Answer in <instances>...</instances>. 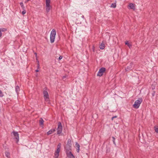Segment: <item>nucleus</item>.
Instances as JSON below:
<instances>
[{
  "instance_id": "obj_1",
  "label": "nucleus",
  "mask_w": 158,
  "mask_h": 158,
  "mask_svg": "<svg viewBox=\"0 0 158 158\" xmlns=\"http://www.w3.org/2000/svg\"><path fill=\"white\" fill-rule=\"evenodd\" d=\"M56 35V30L53 29L52 30L50 35V42L51 43H52L54 42Z\"/></svg>"
},
{
  "instance_id": "obj_2",
  "label": "nucleus",
  "mask_w": 158,
  "mask_h": 158,
  "mask_svg": "<svg viewBox=\"0 0 158 158\" xmlns=\"http://www.w3.org/2000/svg\"><path fill=\"white\" fill-rule=\"evenodd\" d=\"M142 102V99L141 98H139L135 102L134 104L133 105V107L136 109L138 108Z\"/></svg>"
},
{
  "instance_id": "obj_3",
  "label": "nucleus",
  "mask_w": 158,
  "mask_h": 158,
  "mask_svg": "<svg viewBox=\"0 0 158 158\" xmlns=\"http://www.w3.org/2000/svg\"><path fill=\"white\" fill-rule=\"evenodd\" d=\"M63 127L61 123L59 122L58 124V127L57 129V133L58 135H62V134H61L62 131Z\"/></svg>"
},
{
  "instance_id": "obj_4",
  "label": "nucleus",
  "mask_w": 158,
  "mask_h": 158,
  "mask_svg": "<svg viewBox=\"0 0 158 158\" xmlns=\"http://www.w3.org/2000/svg\"><path fill=\"white\" fill-rule=\"evenodd\" d=\"M44 98L45 102L48 103H49L50 100L49 95L46 90H44L43 92Z\"/></svg>"
},
{
  "instance_id": "obj_5",
  "label": "nucleus",
  "mask_w": 158,
  "mask_h": 158,
  "mask_svg": "<svg viewBox=\"0 0 158 158\" xmlns=\"http://www.w3.org/2000/svg\"><path fill=\"white\" fill-rule=\"evenodd\" d=\"M61 147L60 143H59L57 146V148L55 153L54 155L56 157H58L59 156V153L60 151V148Z\"/></svg>"
},
{
  "instance_id": "obj_6",
  "label": "nucleus",
  "mask_w": 158,
  "mask_h": 158,
  "mask_svg": "<svg viewBox=\"0 0 158 158\" xmlns=\"http://www.w3.org/2000/svg\"><path fill=\"white\" fill-rule=\"evenodd\" d=\"M106 69L104 68H102L99 70L97 74V76L101 77L102 76L104 73Z\"/></svg>"
},
{
  "instance_id": "obj_7",
  "label": "nucleus",
  "mask_w": 158,
  "mask_h": 158,
  "mask_svg": "<svg viewBox=\"0 0 158 158\" xmlns=\"http://www.w3.org/2000/svg\"><path fill=\"white\" fill-rule=\"evenodd\" d=\"M13 135L15 137V140L16 141L17 143H18L19 140V135L17 132H13Z\"/></svg>"
},
{
  "instance_id": "obj_8",
  "label": "nucleus",
  "mask_w": 158,
  "mask_h": 158,
  "mask_svg": "<svg viewBox=\"0 0 158 158\" xmlns=\"http://www.w3.org/2000/svg\"><path fill=\"white\" fill-rule=\"evenodd\" d=\"M67 156L70 158H75L73 155L71 153V152L68 151L66 152Z\"/></svg>"
},
{
  "instance_id": "obj_9",
  "label": "nucleus",
  "mask_w": 158,
  "mask_h": 158,
  "mask_svg": "<svg viewBox=\"0 0 158 158\" xmlns=\"http://www.w3.org/2000/svg\"><path fill=\"white\" fill-rule=\"evenodd\" d=\"M71 144H69L68 143H67L65 146V148L67 150V151H68L70 150L71 148Z\"/></svg>"
},
{
  "instance_id": "obj_10",
  "label": "nucleus",
  "mask_w": 158,
  "mask_h": 158,
  "mask_svg": "<svg viewBox=\"0 0 158 158\" xmlns=\"http://www.w3.org/2000/svg\"><path fill=\"white\" fill-rule=\"evenodd\" d=\"M128 8L129 9H134L135 8V5L132 3H130L128 6Z\"/></svg>"
},
{
  "instance_id": "obj_11",
  "label": "nucleus",
  "mask_w": 158,
  "mask_h": 158,
  "mask_svg": "<svg viewBox=\"0 0 158 158\" xmlns=\"http://www.w3.org/2000/svg\"><path fill=\"white\" fill-rule=\"evenodd\" d=\"M55 131L56 130L55 129H51L48 131L47 134L48 135H50L54 133Z\"/></svg>"
},
{
  "instance_id": "obj_12",
  "label": "nucleus",
  "mask_w": 158,
  "mask_h": 158,
  "mask_svg": "<svg viewBox=\"0 0 158 158\" xmlns=\"http://www.w3.org/2000/svg\"><path fill=\"white\" fill-rule=\"evenodd\" d=\"M45 3V6H51L50 4L51 3L50 0H46Z\"/></svg>"
},
{
  "instance_id": "obj_13",
  "label": "nucleus",
  "mask_w": 158,
  "mask_h": 158,
  "mask_svg": "<svg viewBox=\"0 0 158 158\" xmlns=\"http://www.w3.org/2000/svg\"><path fill=\"white\" fill-rule=\"evenodd\" d=\"M75 146L76 147L77 149V152H79L80 151V145L79 144L77 143H76L75 144Z\"/></svg>"
},
{
  "instance_id": "obj_14",
  "label": "nucleus",
  "mask_w": 158,
  "mask_h": 158,
  "mask_svg": "<svg viewBox=\"0 0 158 158\" xmlns=\"http://www.w3.org/2000/svg\"><path fill=\"white\" fill-rule=\"evenodd\" d=\"M52 6H45V10L46 12H49L50 10L52 9Z\"/></svg>"
},
{
  "instance_id": "obj_15",
  "label": "nucleus",
  "mask_w": 158,
  "mask_h": 158,
  "mask_svg": "<svg viewBox=\"0 0 158 158\" xmlns=\"http://www.w3.org/2000/svg\"><path fill=\"white\" fill-rule=\"evenodd\" d=\"M125 44L126 45H127L128 46L129 48H131L132 45L128 42V41H126L125 42Z\"/></svg>"
},
{
  "instance_id": "obj_16",
  "label": "nucleus",
  "mask_w": 158,
  "mask_h": 158,
  "mask_svg": "<svg viewBox=\"0 0 158 158\" xmlns=\"http://www.w3.org/2000/svg\"><path fill=\"white\" fill-rule=\"evenodd\" d=\"M100 48L101 49H103L105 48L104 44L103 43H102L101 44L100 46Z\"/></svg>"
},
{
  "instance_id": "obj_17",
  "label": "nucleus",
  "mask_w": 158,
  "mask_h": 158,
  "mask_svg": "<svg viewBox=\"0 0 158 158\" xmlns=\"http://www.w3.org/2000/svg\"><path fill=\"white\" fill-rule=\"evenodd\" d=\"M39 122H40V125H43L44 121L43 120L42 118H40V119Z\"/></svg>"
},
{
  "instance_id": "obj_18",
  "label": "nucleus",
  "mask_w": 158,
  "mask_h": 158,
  "mask_svg": "<svg viewBox=\"0 0 158 158\" xmlns=\"http://www.w3.org/2000/svg\"><path fill=\"white\" fill-rule=\"evenodd\" d=\"M5 154L6 156L7 157L9 158L10 156V154L9 152H5Z\"/></svg>"
},
{
  "instance_id": "obj_19",
  "label": "nucleus",
  "mask_w": 158,
  "mask_h": 158,
  "mask_svg": "<svg viewBox=\"0 0 158 158\" xmlns=\"http://www.w3.org/2000/svg\"><path fill=\"white\" fill-rule=\"evenodd\" d=\"M116 7V4L115 3H112L110 6V7L112 8H115Z\"/></svg>"
},
{
  "instance_id": "obj_20",
  "label": "nucleus",
  "mask_w": 158,
  "mask_h": 158,
  "mask_svg": "<svg viewBox=\"0 0 158 158\" xmlns=\"http://www.w3.org/2000/svg\"><path fill=\"white\" fill-rule=\"evenodd\" d=\"M19 87L18 86H17L15 87V91L17 93H18L19 91Z\"/></svg>"
},
{
  "instance_id": "obj_21",
  "label": "nucleus",
  "mask_w": 158,
  "mask_h": 158,
  "mask_svg": "<svg viewBox=\"0 0 158 158\" xmlns=\"http://www.w3.org/2000/svg\"><path fill=\"white\" fill-rule=\"evenodd\" d=\"M155 128V132H156V133H158V126H156L154 127Z\"/></svg>"
},
{
  "instance_id": "obj_22",
  "label": "nucleus",
  "mask_w": 158,
  "mask_h": 158,
  "mask_svg": "<svg viewBox=\"0 0 158 158\" xmlns=\"http://www.w3.org/2000/svg\"><path fill=\"white\" fill-rule=\"evenodd\" d=\"M20 5L21 6V7L22 8L23 10H24V8H25V7L24 6V5H23V3L22 2H20Z\"/></svg>"
},
{
  "instance_id": "obj_23",
  "label": "nucleus",
  "mask_w": 158,
  "mask_h": 158,
  "mask_svg": "<svg viewBox=\"0 0 158 158\" xmlns=\"http://www.w3.org/2000/svg\"><path fill=\"white\" fill-rule=\"evenodd\" d=\"M4 96V94L1 91V90H0V97H2Z\"/></svg>"
},
{
  "instance_id": "obj_24",
  "label": "nucleus",
  "mask_w": 158,
  "mask_h": 158,
  "mask_svg": "<svg viewBox=\"0 0 158 158\" xmlns=\"http://www.w3.org/2000/svg\"><path fill=\"white\" fill-rule=\"evenodd\" d=\"M67 143H68L69 144H71V142L70 139H68Z\"/></svg>"
},
{
  "instance_id": "obj_25",
  "label": "nucleus",
  "mask_w": 158,
  "mask_h": 158,
  "mask_svg": "<svg viewBox=\"0 0 158 158\" xmlns=\"http://www.w3.org/2000/svg\"><path fill=\"white\" fill-rule=\"evenodd\" d=\"M1 31H4L6 30V28H1L0 29Z\"/></svg>"
},
{
  "instance_id": "obj_26",
  "label": "nucleus",
  "mask_w": 158,
  "mask_h": 158,
  "mask_svg": "<svg viewBox=\"0 0 158 158\" xmlns=\"http://www.w3.org/2000/svg\"><path fill=\"white\" fill-rule=\"evenodd\" d=\"M24 10L22 12V14L23 15L25 14L26 13V11L25 10Z\"/></svg>"
},
{
  "instance_id": "obj_27",
  "label": "nucleus",
  "mask_w": 158,
  "mask_h": 158,
  "mask_svg": "<svg viewBox=\"0 0 158 158\" xmlns=\"http://www.w3.org/2000/svg\"><path fill=\"white\" fill-rule=\"evenodd\" d=\"M117 117V116H114L113 117H112L111 118V119L112 120H113V119L114 118H116Z\"/></svg>"
},
{
  "instance_id": "obj_28",
  "label": "nucleus",
  "mask_w": 158,
  "mask_h": 158,
  "mask_svg": "<svg viewBox=\"0 0 158 158\" xmlns=\"http://www.w3.org/2000/svg\"><path fill=\"white\" fill-rule=\"evenodd\" d=\"M62 58V56H60L59 58V60H61Z\"/></svg>"
},
{
  "instance_id": "obj_29",
  "label": "nucleus",
  "mask_w": 158,
  "mask_h": 158,
  "mask_svg": "<svg viewBox=\"0 0 158 158\" xmlns=\"http://www.w3.org/2000/svg\"><path fill=\"white\" fill-rule=\"evenodd\" d=\"M113 142H114V144H115V142H114V140H115V138L114 137H113Z\"/></svg>"
},
{
  "instance_id": "obj_30",
  "label": "nucleus",
  "mask_w": 158,
  "mask_h": 158,
  "mask_svg": "<svg viewBox=\"0 0 158 158\" xmlns=\"http://www.w3.org/2000/svg\"><path fill=\"white\" fill-rule=\"evenodd\" d=\"M66 77H67V76L66 75L64 76H63V78L64 79V78H65Z\"/></svg>"
},
{
  "instance_id": "obj_31",
  "label": "nucleus",
  "mask_w": 158,
  "mask_h": 158,
  "mask_svg": "<svg viewBox=\"0 0 158 158\" xmlns=\"http://www.w3.org/2000/svg\"><path fill=\"white\" fill-rule=\"evenodd\" d=\"M54 158H58V157H56L54 155Z\"/></svg>"
},
{
  "instance_id": "obj_32",
  "label": "nucleus",
  "mask_w": 158,
  "mask_h": 158,
  "mask_svg": "<svg viewBox=\"0 0 158 158\" xmlns=\"http://www.w3.org/2000/svg\"><path fill=\"white\" fill-rule=\"evenodd\" d=\"M39 70L38 69H36V70H35V72H39Z\"/></svg>"
},
{
  "instance_id": "obj_33",
  "label": "nucleus",
  "mask_w": 158,
  "mask_h": 158,
  "mask_svg": "<svg viewBox=\"0 0 158 158\" xmlns=\"http://www.w3.org/2000/svg\"><path fill=\"white\" fill-rule=\"evenodd\" d=\"M81 17H82V18H83V19H84V16L83 15H82Z\"/></svg>"
},
{
  "instance_id": "obj_34",
  "label": "nucleus",
  "mask_w": 158,
  "mask_h": 158,
  "mask_svg": "<svg viewBox=\"0 0 158 158\" xmlns=\"http://www.w3.org/2000/svg\"><path fill=\"white\" fill-rule=\"evenodd\" d=\"M35 56L36 57H37V53H35Z\"/></svg>"
},
{
  "instance_id": "obj_35",
  "label": "nucleus",
  "mask_w": 158,
  "mask_h": 158,
  "mask_svg": "<svg viewBox=\"0 0 158 158\" xmlns=\"http://www.w3.org/2000/svg\"><path fill=\"white\" fill-rule=\"evenodd\" d=\"M39 64H38V67L39 68Z\"/></svg>"
},
{
  "instance_id": "obj_36",
  "label": "nucleus",
  "mask_w": 158,
  "mask_h": 158,
  "mask_svg": "<svg viewBox=\"0 0 158 158\" xmlns=\"http://www.w3.org/2000/svg\"><path fill=\"white\" fill-rule=\"evenodd\" d=\"M36 76H37V74H36Z\"/></svg>"
},
{
  "instance_id": "obj_37",
  "label": "nucleus",
  "mask_w": 158,
  "mask_h": 158,
  "mask_svg": "<svg viewBox=\"0 0 158 158\" xmlns=\"http://www.w3.org/2000/svg\"><path fill=\"white\" fill-rule=\"evenodd\" d=\"M30 0H27V1H30Z\"/></svg>"
},
{
  "instance_id": "obj_38",
  "label": "nucleus",
  "mask_w": 158,
  "mask_h": 158,
  "mask_svg": "<svg viewBox=\"0 0 158 158\" xmlns=\"http://www.w3.org/2000/svg\"><path fill=\"white\" fill-rule=\"evenodd\" d=\"M1 36L0 35V37Z\"/></svg>"
}]
</instances>
